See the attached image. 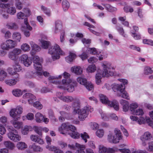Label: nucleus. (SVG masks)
<instances>
[{"instance_id":"24","label":"nucleus","mask_w":153,"mask_h":153,"mask_svg":"<svg viewBox=\"0 0 153 153\" xmlns=\"http://www.w3.org/2000/svg\"><path fill=\"white\" fill-rule=\"evenodd\" d=\"M63 85L65 86L68 85L67 87V90L70 92H72L74 91V86L76 85L75 83L72 82V81H71V82L69 83Z\"/></svg>"},{"instance_id":"26","label":"nucleus","mask_w":153,"mask_h":153,"mask_svg":"<svg viewBox=\"0 0 153 153\" xmlns=\"http://www.w3.org/2000/svg\"><path fill=\"white\" fill-rule=\"evenodd\" d=\"M18 120L14 119L12 120L10 122L15 128L18 129L22 127V122L18 121Z\"/></svg>"},{"instance_id":"27","label":"nucleus","mask_w":153,"mask_h":153,"mask_svg":"<svg viewBox=\"0 0 153 153\" xmlns=\"http://www.w3.org/2000/svg\"><path fill=\"white\" fill-rule=\"evenodd\" d=\"M120 103L123 105V111L125 112L127 111L129 109L128 102L126 100H121Z\"/></svg>"},{"instance_id":"51","label":"nucleus","mask_w":153,"mask_h":153,"mask_svg":"<svg viewBox=\"0 0 153 153\" xmlns=\"http://www.w3.org/2000/svg\"><path fill=\"white\" fill-rule=\"evenodd\" d=\"M104 131L102 129H98L96 132V135L100 138L102 137L104 135Z\"/></svg>"},{"instance_id":"6","label":"nucleus","mask_w":153,"mask_h":153,"mask_svg":"<svg viewBox=\"0 0 153 153\" xmlns=\"http://www.w3.org/2000/svg\"><path fill=\"white\" fill-rule=\"evenodd\" d=\"M99 96L100 100L102 103L108 105V106L113 107L116 111L119 110V104L117 101L114 100L110 101L105 96L102 94H100Z\"/></svg>"},{"instance_id":"63","label":"nucleus","mask_w":153,"mask_h":153,"mask_svg":"<svg viewBox=\"0 0 153 153\" xmlns=\"http://www.w3.org/2000/svg\"><path fill=\"white\" fill-rule=\"evenodd\" d=\"M88 51L92 54L95 55L97 53L96 50L95 48H89L88 49Z\"/></svg>"},{"instance_id":"9","label":"nucleus","mask_w":153,"mask_h":153,"mask_svg":"<svg viewBox=\"0 0 153 153\" xmlns=\"http://www.w3.org/2000/svg\"><path fill=\"white\" fill-rule=\"evenodd\" d=\"M22 107L18 106L16 108L11 110L10 112V115L13 118V120H18L19 118V115L22 113Z\"/></svg>"},{"instance_id":"41","label":"nucleus","mask_w":153,"mask_h":153,"mask_svg":"<svg viewBox=\"0 0 153 153\" xmlns=\"http://www.w3.org/2000/svg\"><path fill=\"white\" fill-rule=\"evenodd\" d=\"M1 32L4 34V37L6 39H8L11 37V33L9 31H6L4 29H3L1 30Z\"/></svg>"},{"instance_id":"7","label":"nucleus","mask_w":153,"mask_h":153,"mask_svg":"<svg viewBox=\"0 0 153 153\" xmlns=\"http://www.w3.org/2000/svg\"><path fill=\"white\" fill-rule=\"evenodd\" d=\"M114 132L116 137L111 133L110 132L108 135L107 139L110 143H119L120 140L122 139L123 136L120 131L117 128L115 129Z\"/></svg>"},{"instance_id":"1","label":"nucleus","mask_w":153,"mask_h":153,"mask_svg":"<svg viewBox=\"0 0 153 153\" xmlns=\"http://www.w3.org/2000/svg\"><path fill=\"white\" fill-rule=\"evenodd\" d=\"M74 114H79L78 117L81 121H83L88 116L89 112L93 111V108L90 106L84 107L81 110L80 109V104L78 101L74 102L72 105Z\"/></svg>"},{"instance_id":"10","label":"nucleus","mask_w":153,"mask_h":153,"mask_svg":"<svg viewBox=\"0 0 153 153\" xmlns=\"http://www.w3.org/2000/svg\"><path fill=\"white\" fill-rule=\"evenodd\" d=\"M16 45V41L8 39L1 44V47L2 49L8 51L14 48Z\"/></svg>"},{"instance_id":"56","label":"nucleus","mask_w":153,"mask_h":153,"mask_svg":"<svg viewBox=\"0 0 153 153\" xmlns=\"http://www.w3.org/2000/svg\"><path fill=\"white\" fill-rule=\"evenodd\" d=\"M81 137L84 141L85 143L87 141V139L89 138V137L86 132H84L83 133L81 134Z\"/></svg>"},{"instance_id":"60","label":"nucleus","mask_w":153,"mask_h":153,"mask_svg":"<svg viewBox=\"0 0 153 153\" xmlns=\"http://www.w3.org/2000/svg\"><path fill=\"white\" fill-rule=\"evenodd\" d=\"M124 9L126 13H131L134 11L133 9L132 8L128 6L125 7H124Z\"/></svg>"},{"instance_id":"18","label":"nucleus","mask_w":153,"mask_h":153,"mask_svg":"<svg viewBox=\"0 0 153 153\" xmlns=\"http://www.w3.org/2000/svg\"><path fill=\"white\" fill-rule=\"evenodd\" d=\"M146 117H146L144 118L143 117H140L139 118L135 116H131L130 117L131 119L133 121H137V123L139 124H143L146 121Z\"/></svg>"},{"instance_id":"42","label":"nucleus","mask_w":153,"mask_h":153,"mask_svg":"<svg viewBox=\"0 0 153 153\" xmlns=\"http://www.w3.org/2000/svg\"><path fill=\"white\" fill-rule=\"evenodd\" d=\"M116 29L119 32L120 34L124 37L126 36V34L124 33L123 29L122 27H120L118 25H117L116 26Z\"/></svg>"},{"instance_id":"21","label":"nucleus","mask_w":153,"mask_h":153,"mask_svg":"<svg viewBox=\"0 0 153 153\" xmlns=\"http://www.w3.org/2000/svg\"><path fill=\"white\" fill-rule=\"evenodd\" d=\"M71 70L72 72L78 75H80L82 72V69L79 66H74L71 68Z\"/></svg>"},{"instance_id":"38","label":"nucleus","mask_w":153,"mask_h":153,"mask_svg":"<svg viewBox=\"0 0 153 153\" xmlns=\"http://www.w3.org/2000/svg\"><path fill=\"white\" fill-rule=\"evenodd\" d=\"M86 70L88 72L92 73L96 71V67L94 65L92 64L88 66Z\"/></svg>"},{"instance_id":"32","label":"nucleus","mask_w":153,"mask_h":153,"mask_svg":"<svg viewBox=\"0 0 153 153\" xmlns=\"http://www.w3.org/2000/svg\"><path fill=\"white\" fill-rule=\"evenodd\" d=\"M35 118L37 122L40 123L42 121L44 118V116L40 113L38 112L35 114Z\"/></svg>"},{"instance_id":"45","label":"nucleus","mask_w":153,"mask_h":153,"mask_svg":"<svg viewBox=\"0 0 153 153\" xmlns=\"http://www.w3.org/2000/svg\"><path fill=\"white\" fill-rule=\"evenodd\" d=\"M21 48L24 51H27L30 50V47L28 45L25 43L22 44L21 46Z\"/></svg>"},{"instance_id":"50","label":"nucleus","mask_w":153,"mask_h":153,"mask_svg":"<svg viewBox=\"0 0 153 153\" xmlns=\"http://www.w3.org/2000/svg\"><path fill=\"white\" fill-rule=\"evenodd\" d=\"M41 43L42 44V47L44 49H47L48 48L50 43L48 41L42 40Z\"/></svg>"},{"instance_id":"15","label":"nucleus","mask_w":153,"mask_h":153,"mask_svg":"<svg viewBox=\"0 0 153 153\" xmlns=\"http://www.w3.org/2000/svg\"><path fill=\"white\" fill-rule=\"evenodd\" d=\"M24 99H27L28 103L30 104H32L34 101L36 100V97L30 93H26L23 96Z\"/></svg>"},{"instance_id":"59","label":"nucleus","mask_w":153,"mask_h":153,"mask_svg":"<svg viewBox=\"0 0 153 153\" xmlns=\"http://www.w3.org/2000/svg\"><path fill=\"white\" fill-rule=\"evenodd\" d=\"M99 149L100 153H105L106 152V148L102 145H100Z\"/></svg>"},{"instance_id":"33","label":"nucleus","mask_w":153,"mask_h":153,"mask_svg":"<svg viewBox=\"0 0 153 153\" xmlns=\"http://www.w3.org/2000/svg\"><path fill=\"white\" fill-rule=\"evenodd\" d=\"M31 46L32 49V50L36 52L39 51L40 50V47L36 44H35L32 41H30V42Z\"/></svg>"},{"instance_id":"12","label":"nucleus","mask_w":153,"mask_h":153,"mask_svg":"<svg viewBox=\"0 0 153 153\" xmlns=\"http://www.w3.org/2000/svg\"><path fill=\"white\" fill-rule=\"evenodd\" d=\"M33 62L34 63V67L36 70L40 71L42 69L41 63L42 61V59L37 56H34L33 57Z\"/></svg>"},{"instance_id":"3","label":"nucleus","mask_w":153,"mask_h":153,"mask_svg":"<svg viewBox=\"0 0 153 153\" xmlns=\"http://www.w3.org/2000/svg\"><path fill=\"white\" fill-rule=\"evenodd\" d=\"M102 66L103 71L102 74L98 72L96 75L95 81L97 84L99 85L101 82V79L102 77H108L114 75L113 72L110 71L111 68V63L107 62H104Z\"/></svg>"},{"instance_id":"14","label":"nucleus","mask_w":153,"mask_h":153,"mask_svg":"<svg viewBox=\"0 0 153 153\" xmlns=\"http://www.w3.org/2000/svg\"><path fill=\"white\" fill-rule=\"evenodd\" d=\"M20 59L24 65L26 67H28L30 65L32 62L31 59L29 58L28 56L26 54L22 55Z\"/></svg>"},{"instance_id":"31","label":"nucleus","mask_w":153,"mask_h":153,"mask_svg":"<svg viewBox=\"0 0 153 153\" xmlns=\"http://www.w3.org/2000/svg\"><path fill=\"white\" fill-rule=\"evenodd\" d=\"M76 146L78 148L76 152V153H85L84 150L85 149V146L83 145H81L78 143H76Z\"/></svg>"},{"instance_id":"48","label":"nucleus","mask_w":153,"mask_h":153,"mask_svg":"<svg viewBox=\"0 0 153 153\" xmlns=\"http://www.w3.org/2000/svg\"><path fill=\"white\" fill-rule=\"evenodd\" d=\"M5 83L11 86L16 84L17 82L14 79L6 80L5 81Z\"/></svg>"},{"instance_id":"58","label":"nucleus","mask_w":153,"mask_h":153,"mask_svg":"<svg viewBox=\"0 0 153 153\" xmlns=\"http://www.w3.org/2000/svg\"><path fill=\"white\" fill-rule=\"evenodd\" d=\"M153 71L151 68L149 67L146 66L145 68L144 73L148 75L152 73Z\"/></svg>"},{"instance_id":"17","label":"nucleus","mask_w":153,"mask_h":153,"mask_svg":"<svg viewBox=\"0 0 153 153\" xmlns=\"http://www.w3.org/2000/svg\"><path fill=\"white\" fill-rule=\"evenodd\" d=\"M112 88L114 92L119 91L120 93L125 89V86L122 84H113L112 85Z\"/></svg>"},{"instance_id":"55","label":"nucleus","mask_w":153,"mask_h":153,"mask_svg":"<svg viewBox=\"0 0 153 153\" xmlns=\"http://www.w3.org/2000/svg\"><path fill=\"white\" fill-rule=\"evenodd\" d=\"M41 10L43 11L48 16H50L51 15V13L50 10L47 8L42 5L41 6Z\"/></svg>"},{"instance_id":"62","label":"nucleus","mask_w":153,"mask_h":153,"mask_svg":"<svg viewBox=\"0 0 153 153\" xmlns=\"http://www.w3.org/2000/svg\"><path fill=\"white\" fill-rule=\"evenodd\" d=\"M8 27L9 29L14 30L17 29L18 27L17 25L15 23L10 24Z\"/></svg>"},{"instance_id":"36","label":"nucleus","mask_w":153,"mask_h":153,"mask_svg":"<svg viewBox=\"0 0 153 153\" xmlns=\"http://www.w3.org/2000/svg\"><path fill=\"white\" fill-rule=\"evenodd\" d=\"M62 6L64 11L67 10L70 7V4L66 0H63L62 3Z\"/></svg>"},{"instance_id":"11","label":"nucleus","mask_w":153,"mask_h":153,"mask_svg":"<svg viewBox=\"0 0 153 153\" xmlns=\"http://www.w3.org/2000/svg\"><path fill=\"white\" fill-rule=\"evenodd\" d=\"M77 82L80 84L84 85L88 91L93 89V85L91 82H88L87 80L84 78L79 77L77 79Z\"/></svg>"},{"instance_id":"30","label":"nucleus","mask_w":153,"mask_h":153,"mask_svg":"<svg viewBox=\"0 0 153 153\" xmlns=\"http://www.w3.org/2000/svg\"><path fill=\"white\" fill-rule=\"evenodd\" d=\"M16 147L18 149L22 150L26 148L27 147V145L24 142H20L17 143Z\"/></svg>"},{"instance_id":"4","label":"nucleus","mask_w":153,"mask_h":153,"mask_svg":"<svg viewBox=\"0 0 153 153\" xmlns=\"http://www.w3.org/2000/svg\"><path fill=\"white\" fill-rule=\"evenodd\" d=\"M62 75L64 76L65 79H63L62 82L59 81L58 79L62 78V75H59L58 76H50L48 78V80L49 82L56 85H60L61 83L62 84H67L71 82V81L69 79L70 75L69 74L65 72Z\"/></svg>"},{"instance_id":"44","label":"nucleus","mask_w":153,"mask_h":153,"mask_svg":"<svg viewBox=\"0 0 153 153\" xmlns=\"http://www.w3.org/2000/svg\"><path fill=\"white\" fill-rule=\"evenodd\" d=\"M12 93L16 97H19L22 94V92L19 89H15L12 91Z\"/></svg>"},{"instance_id":"47","label":"nucleus","mask_w":153,"mask_h":153,"mask_svg":"<svg viewBox=\"0 0 153 153\" xmlns=\"http://www.w3.org/2000/svg\"><path fill=\"white\" fill-rule=\"evenodd\" d=\"M7 76V73L3 70L0 71V81H3Z\"/></svg>"},{"instance_id":"54","label":"nucleus","mask_w":153,"mask_h":153,"mask_svg":"<svg viewBox=\"0 0 153 153\" xmlns=\"http://www.w3.org/2000/svg\"><path fill=\"white\" fill-rule=\"evenodd\" d=\"M144 113L143 110L141 109H138L134 111L133 112L132 114L136 115H142Z\"/></svg>"},{"instance_id":"22","label":"nucleus","mask_w":153,"mask_h":153,"mask_svg":"<svg viewBox=\"0 0 153 153\" xmlns=\"http://www.w3.org/2000/svg\"><path fill=\"white\" fill-rule=\"evenodd\" d=\"M46 148L50 151L53 152L54 153H64L62 151L54 146L47 145L46 146Z\"/></svg>"},{"instance_id":"61","label":"nucleus","mask_w":153,"mask_h":153,"mask_svg":"<svg viewBox=\"0 0 153 153\" xmlns=\"http://www.w3.org/2000/svg\"><path fill=\"white\" fill-rule=\"evenodd\" d=\"M16 56L20 54L22 52L21 50L20 49L15 48L11 51Z\"/></svg>"},{"instance_id":"40","label":"nucleus","mask_w":153,"mask_h":153,"mask_svg":"<svg viewBox=\"0 0 153 153\" xmlns=\"http://www.w3.org/2000/svg\"><path fill=\"white\" fill-rule=\"evenodd\" d=\"M7 8V12L11 15L14 14L16 12L15 8L14 7H10L9 5Z\"/></svg>"},{"instance_id":"39","label":"nucleus","mask_w":153,"mask_h":153,"mask_svg":"<svg viewBox=\"0 0 153 153\" xmlns=\"http://www.w3.org/2000/svg\"><path fill=\"white\" fill-rule=\"evenodd\" d=\"M33 129L35 132L39 136L42 135V127L37 126H34Z\"/></svg>"},{"instance_id":"29","label":"nucleus","mask_w":153,"mask_h":153,"mask_svg":"<svg viewBox=\"0 0 153 153\" xmlns=\"http://www.w3.org/2000/svg\"><path fill=\"white\" fill-rule=\"evenodd\" d=\"M62 27V23L61 21L57 20L55 22V28L54 32L56 33L59 31Z\"/></svg>"},{"instance_id":"43","label":"nucleus","mask_w":153,"mask_h":153,"mask_svg":"<svg viewBox=\"0 0 153 153\" xmlns=\"http://www.w3.org/2000/svg\"><path fill=\"white\" fill-rule=\"evenodd\" d=\"M120 96L127 100L129 99L128 94L125 89L120 93Z\"/></svg>"},{"instance_id":"49","label":"nucleus","mask_w":153,"mask_h":153,"mask_svg":"<svg viewBox=\"0 0 153 153\" xmlns=\"http://www.w3.org/2000/svg\"><path fill=\"white\" fill-rule=\"evenodd\" d=\"M138 105L136 103H132L130 104V110L132 114L133 112L134 111L136 110L135 109L138 107Z\"/></svg>"},{"instance_id":"23","label":"nucleus","mask_w":153,"mask_h":153,"mask_svg":"<svg viewBox=\"0 0 153 153\" xmlns=\"http://www.w3.org/2000/svg\"><path fill=\"white\" fill-rule=\"evenodd\" d=\"M3 143L4 146L10 150H13L15 147L14 143L10 141H4Z\"/></svg>"},{"instance_id":"37","label":"nucleus","mask_w":153,"mask_h":153,"mask_svg":"<svg viewBox=\"0 0 153 153\" xmlns=\"http://www.w3.org/2000/svg\"><path fill=\"white\" fill-rule=\"evenodd\" d=\"M12 37L13 39L17 40L19 42H20L21 39V34L19 32H15L13 33Z\"/></svg>"},{"instance_id":"34","label":"nucleus","mask_w":153,"mask_h":153,"mask_svg":"<svg viewBox=\"0 0 153 153\" xmlns=\"http://www.w3.org/2000/svg\"><path fill=\"white\" fill-rule=\"evenodd\" d=\"M76 56L75 54L70 52L69 55L65 58L66 60L68 63L71 62L73 61Z\"/></svg>"},{"instance_id":"53","label":"nucleus","mask_w":153,"mask_h":153,"mask_svg":"<svg viewBox=\"0 0 153 153\" xmlns=\"http://www.w3.org/2000/svg\"><path fill=\"white\" fill-rule=\"evenodd\" d=\"M59 113L62 116L60 117L59 118V120L61 122H62L64 120V118L62 116L66 117L67 115H68V113L64 111H60Z\"/></svg>"},{"instance_id":"13","label":"nucleus","mask_w":153,"mask_h":153,"mask_svg":"<svg viewBox=\"0 0 153 153\" xmlns=\"http://www.w3.org/2000/svg\"><path fill=\"white\" fill-rule=\"evenodd\" d=\"M152 137V135L149 132H145L140 137V140L142 141V145L145 146L146 145L147 141L150 140Z\"/></svg>"},{"instance_id":"35","label":"nucleus","mask_w":153,"mask_h":153,"mask_svg":"<svg viewBox=\"0 0 153 153\" xmlns=\"http://www.w3.org/2000/svg\"><path fill=\"white\" fill-rule=\"evenodd\" d=\"M33 128L30 126H26L22 131V133L24 135L27 134L29 131H32Z\"/></svg>"},{"instance_id":"52","label":"nucleus","mask_w":153,"mask_h":153,"mask_svg":"<svg viewBox=\"0 0 153 153\" xmlns=\"http://www.w3.org/2000/svg\"><path fill=\"white\" fill-rule=\"evenodd\" d=\"M20 0H15V6L16 8L19 10L23 7L22 4L20 1Z\"/></svg>"},{"instance_id":"28","label":"nucleus","mask_w":153,"mask_h":153,"mask_svg":"<svg viewBox=\"0 0 153 153\" xmlns=\"http://www.w3.org/2000/svg\"><path fill=\"white\" fill-rule=\"evenodd\" d=\"M13 67L16 72H19L22 70V67L19 65L18 61L13 62Z\"/></svg>"},{"instance_id":"2","label":"nucleus","mask_w":153,"mask_h":153,"mask_svg":"<svg viewBox=\"0 0 153 153\" xmlns=\"http://www.w3.org/2000/svg\"><path fill=\"white\" fill-rule=\"evenodd\" d=\"M59 130L61 134L69 135L73 138L77 139L79 137V134L76 131V128L68 123H62Z\"/></svg>"},{"instance_id":"16","label":"nucleus","mask_w":153,"mask_h":153,"mask_svg":"<svg viewBox=\"0 0 153 153\" xmlns=\"http://www.w3.org/2000/svg\"><path fill=\"white\" fill-rule=\"evenodd\" d=\"M36 75L37 76L36 78L38 79V78H42L43 75L41 72H38L34 73L32 72H27L25 75L26 78L27 79H32L34 78Z\"/></svg>"},{"instance_id":"57","label":"nucleus","mask_w":153,"mask_h":153,"mask_svg":"<svg viewBox=\"0 0 153 153\" xmlns=\"http://www.w3.org/2000/svg\"><path fill=\"white\" fill-rule=\"evenodd\" d=\"M33 106L38 109H41L43 107V106L41 103L38 101H36L33 103Z\"/></svg>"},{"instance_id":"5","label":"nucleus","mask_w":153,"mask_h":153,"mask_svg":"<svg viewBox=\"0 0 153 153\" xmlns=\"http://www.w3.org/2000/svg\"><path fill=\"white\" fill-rule=\"evenodd\" d=\"M48 53L52 56V57L53 61L59 59L60 55H63L64 53L61 50L59 46L55 44L49 49Z\"/></svg>"},{"instance_id":"19","label":"nucleus","mask_w":153,"mask_h":153,"mask_svg":"<svg viewBox=\"0 0 153 153\" xmlns=\"http://www.w3.org/2000/svg\"><path fill=\"white\" fill-rule=\"evenodd\" d=\"M30 138L32 141L36 142L40 144H43L44 143L43 140L37 135H31L30 136Z\"/></svg>"},{"instance_id":"64","label":"nucleus","mask_w":153,"mask_h":153,"mask_svg":"<svg viewBox=\"0 0 153 153\" xmlns=\"http://www.w3.org/2000/svg\"><path fill=\"white\" fill-rule=\"evenodd\" d=\"M6 132V130L4 126L1 124H0V134L1 135H3Z\"/></svg>"},{"instance_id":"8","label":"nucleus","mask_w":153,"mask_h":153,"mask_svg":"<svg viewBox=\"0 0 153 153\" xmlns=\"http://www.w3.org/2000/svg\"><path fill=\"white\" fill-rule=\"evenodd\" d=\"M9 132L7 134L8 137L14 142H17L21 140V137L18 134L17 131L12 126H9L8 128Z\"/></svg>"},{"instance_id":"25","label":"nucleus","mask_w":153,"mask_h":153,"mask_svg":"<svg viewBox=\"0 0 153 153\" xmlns=\"http://www.w3.org/2000/svg\"><path fill=\"white\" fill-rule=\"evenodd\" d=\"M59 98L63 101L66 102H71L74 100V98L71 96H62Z\"/></svg>"},{"instance_id":"20","label":"nucleus","mask_w":153,"mask_h":153,"mask_svg":"<svg viewBox=\"0 0 153 153\" xmlns=\"http://www.w3.org/2000/svg\"><path fill=\"white\" fill-rule=\"evenodd\" d=\"M30 149L36 152H41L43 151V149L39 146H38L35 143H33L29 146Z\"/></svg>"},{"instance_id":"46","label":"nucleus","mask_w":153,"mask_h":153,"mask_svg":"<svg viewBox=\"0 0 153 153\" xmlns=\"http://www.w3.org/2000/svg\"><path fill=\"white\" fill-rule=\"evenodd\" d=\"M8 57L11 59L15 62V61H18V57L15 54L13 53L12 51L9 52L8 54Z\"/></svg>"}]
</instances>
